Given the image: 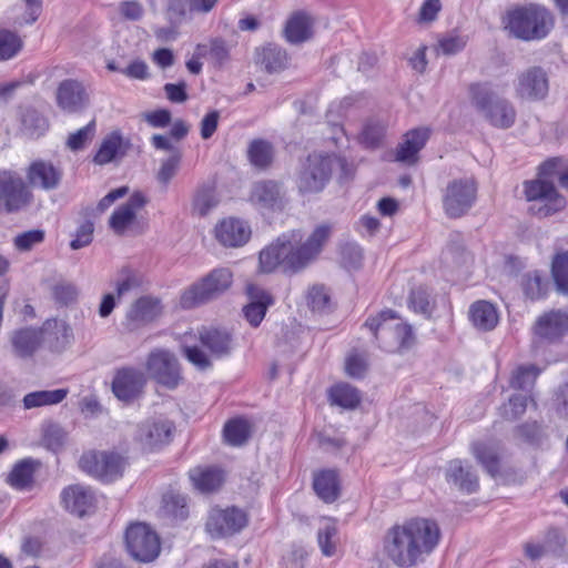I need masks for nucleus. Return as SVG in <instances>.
I'll return each mask as SVG.
<instances>
[{"mask_svg": "<svg viewBox=\"0 0 568 568\" xmlns=\"http://www.w3.org/2000/svg\"><path fill=\"white\" fill-rule=\"evenodd\" d=\"M94 224L92 221H84L77 229L75 236L71 241L70 246L72 250H79L88 246L93 239Z\"/></svg>", "mask_w": 568, "mask_h": 568, "instance_id": "61", "label": "nucleus"}, {"mask_svg": "<svg viewBox=\"0 0 568 568\" xmlns=\"http://www.w3.org/2000/svg\"><path fill=\"white\" fill-rule=\"evenodd\" d=\"M45 232L40 229L29 230L13 237V246L19 252H29L44 241Z\"/></svg>", "mask_w": 568, "mask_h": 568, "instance_id": "53", "label": "nucleus"}, {"mask_svg": "<svg viewBox=\"0 0 568 568\" xmlns=\"http://www.w3.org/2000/svg\"><path fill=\"white\" fill-rule=\"evenodd\" d=\"M60 497L63 508L78 517H84L93 513L97 507L94 491L90 487L80 484L65 487Z\"/></svg>", "mask_w": 568, "mask_h": 568, "instance_id": "19", "label": "nucleus"}, {"mask_svg": "<svg viewBox=\"0 0 568 568\" xmlns=\"http://www.w3.org/2000/svg\"><path fill=\"white\" fill-rule=\"evenodd\" d=\"M174 429V423L169 418L151 417L138 426L135 439L143 449L154 450L170 444Z\"/></svg>", "mask_w": 568, "mask_h": 568, "instance_id": "14", "label": "nucleus"}, {"mask_svg": "<svg viewBox=\"0 0 568 568\" xmlns=\"http://www.w3.org/2000/svg\"><path fill=\"white\" fill-rule=\"evenodd\" d=\"M256 63L267 73H277L287 65V54L278 47H264L256 51Z\"/></svg>", "mask_w": 568, "mask_h": 568, "instance_id": "37", "label": "nucleus"}, {"mask_svg": "<svg viewBox=\"0 0 568 568\" xmlns=\"http://www.w3.org/2000/svg\"><path fill=\"white\" fill-rule=\"evenodd\" d=\"M302 235L298 231H292L290 234H283L275 243H272L260 253V270L263 273H271L277 266L288 274H295L302 268H295L291 265L292 257L295 255V244H298Z\"/></svg>", "mask_w": 568, "mask_h": 568, "instance_id": "8", "label": "nucleus"}, {"mask_svg": "<svg viewBox=\"0 0 568 568\" xmlns=\"http://www.w3.org/2000/svg\"><path fill=\"white\" fill-rule=\"evenodd\" d=\"M162 312L160 298L150 295L141 296L128 308L123 325L130 332L138 331L159 318Z\"/></svg>", "mask_w": 568, "mask_h": 568, "instance_id": "15", "label": "nucleus"}, {"mask_svg": "<svg viewBox=\"0 0 568 568\" xmlns=\"http://www.w3.org/2000/svg\"><path fill=\"white\" fill-rule=\"evenodd\" d=\"M43 341L49 349L54 353H62L70 347L74 341L71 326L63 320H50L44 323Z\"/></svg>", "mask_w": 568, "mask_h": 568, "instance_id": "25", "label": "nucleus"}, {"mask_svg": "<svg viewBox=\"0 0 568 568\" xmlns=\"http://www.w3.org/2000/svg\"><path fill=\"white\" fill-rule=\"evenodd\" d=\"M397 315L394 311H382L375 317H368L364 326L368 328L376 341L386 342L392 335L400 347H408L413 342L412 327L403 323H394Z\"/></svg>", "mask_w": 568, "mask_h": 568, "instance_id": "11", "label": "nucleus"}, {"mask_svg": "<svg viewBox=\"0 0 568 568\" xmlns=\"http://www.w3.org/2000/svg\"><path fill=\"white\" fill-rule=\"evenodd\" d=\"M544 548L546 555L554 557H564L566 554L567 539L564 534L558 529H550L544 540Z\"/></svg>", "mask_w": 568, "mask_h": 568, "instance_id": "55", "label": "nucleus"}, {"mask_svg": "<svg viewBox=\"0 0 568 568\" xmlns=\"http://www.w3.org/2000/svg\"><path fill=\"white\" fill-rule=\"evenodd\" d=\"M551 272L558 292L568 294V252L558 253L554 257Z\"/></svg>", "mask_w": 568, "mask_h": 568, "instance_id": "51", "label": "nucleus"}, {"mask_svg": "<svg viewBox=\"0 0 568 568\" xmlns=\"http://www.w3.org/2000/svg\"><path fill=\"white\" fill-rule=\"evenodd\" d=\"M223 435L227 444L241 446L251 435V425L242 418L232 419L225 424Z\"/></svg>", "mask_w": 568, "mask_h": 568, "instance_id": "45", "label": "nucleus"}, {"mask_svg": "<svg viewBox=\"0 0 568 568\" xmlns=\"http://www.w3.org/2000/svg\"><path fill=\"white\" fill-rule=\"evenodd\" d=\"M344 168L346 162L342 158L331 154H310L301 164L296 176V185L302 194H316L322 192L329 182L334 166Z\"/></svg>", "mask_w": 568, "mask_h": 568, "instance_id": "5", "label": "nucleus"}, {"mask_svg": "<svg viewBox=\"0 0 568 568\" xmlns=\"http://www.w3.org/2000/svg\"><path fill=\"white\" fill-rule=\"evenodd\" d=\"M440 529L436 521L427 518H412L396 525L385 537V552L398 567H413L425 560L436 548Z\"/></svg>", "mask_w": 568, "mask_h": 568, "instance_id": "1", "label": "nucleus"}, {"mask_svg": "<svg viewBox=\"0 0 568 568\" xmlns=\"http://www.w3.org/2000/svg\"><path fill=\"white\" fill-rule=\"evenodd\" d=\"M384 134V126L379 122L369 121L362 131V140L368 146H375L379 143Z\"/></svg>", "mask_w": 568, "mask_h": 568, "instance_id": "64", "label": "nucleus"}, {"mask_svg": "<svg viewBox=\"0 0 568 568\" xmlns=\"http://www.w3.org/2000/svg\"><path fill=\"white\" fill-rule=\"evenodd\" d=\"M540 371L534 366H520L511 376L510 386L514 389L524 390L529 394Z\"/></svg>", "mask_w": 568, "mask_h": 568, "instance_id": "49", "label": "nucleus"}, {"mask_svg": "<svg viewBox=\"0 0 568 568\" xmlns=\"http://www.w3.org/2000/svg\"><path fill=\"white\" fill-rule=\"evenodd\" d=\"M22 129L31 138H39L49 128L48 120L34 109H26L21 116Z\"/></svg>", "mask_w": 568, "mask_h": 568, "instance_id": "47", "label": "nucleus"}, {"mask_svg": "<svg viewBox=\"0 0 568 568\" xmlns=\"http://www.w3.org/2000/svg\"><path fill=\"white\" fill-rule=\"evenodd\" d=\"M165 508L174 517L184 519L187 516L186 499L181 495H166L164 497Z\"/></svg>", "mask_w": 568, "mask_h": 568, "instance_id": "63", "label": "nucleus"}, {"mask_svg": "<svg viewBox=\"0 0 568 568\" xmlns=\"http://www.w3.org/2000/svg\"><path fill=\"white\" fill-rule=\"evenodd\" d=\"M33 201V194L20 173L0 170V213L11 214L24 210Z\"/></svg>", "mask_w": 568, "mask_h": 568, "instance_id": "9", "label": "nucleus"}, {"mask_svg": "<svg viewBox=\"0 0 568 568\" xmlns=\"http://www.w3.org/2000/svg\"><path fill=\"white\" fill-rule=\"evenodd\" d=\"M192 12V0H166V16L172 23H181Z\"/></svg>", "mask_w": 568, "mask_h": 568, "instance_id": "58", "label": "nucleus"}, {"mask_svg": "<svg viewBox=\"0 0 568 568\" xmlns=\"http://www.w3.org/2000/svg\"><path fill=\"white\" fill-rule=\"evenodd\" d=\"M525 295L530 300H538L546 294L547 282L537 273L527 274L523 282Z\"/></svg>", "mask_w": 568, "mask_h": 568, "instance_id": "57", "label": "nucleus"}, {"mask_svg": "<svg viewBox=\"0 0 568 568\" xmlns=\"http://www.w3.org/2000/svg\"><path fill=\"white\" fill-rule=\"evenodd\" d=\"M22 48L20 37L9 30L0 31V60L13 58Z\"/></svg>", "mask_w": 568, "mask_h": 568, "instance_id": "54", "label": "nucleus"}, {"mask_svg": "<svg viewBox=\"0 0 568 568\" xmlns=\"http://www.w3.org/2000/svg\"><path fill=\"white\" fill-rule=\"evenodd\" d=\"M27 178L33 187L52 190L58 186L61 175L51 163L37 161L29 166Z\"/></svg>", "mask_w": 568, "mask_h": 568, "instance_id": "31", "label": "nucleus"}, {"mask_svg": "<svg viewBox=\"0 0 568 568\" xmlns=\"http://www.w3.org/2000/svg\"><path fill=\"white\" fill-rule=\"evenodd\" d=\"M274 156L273 146L270 142L264 140H255L250 144L248 158L251 163L260 169L267 168Z\"/></svg>", "mask_w": 568, "mask_h": 568, "instance_id": "48", "label": "nucleus"}, {"mask_svg": "<svg viewBox=\"0 0 568 568\" xmlns=\"http://www.w3.org/2000/svg\"><path fill=\"white\" fill-rule=\"evenodd\" d=\"M58 106L67 113H75L85 108L89 97L83 84L77 80H63L55 93Z\"/></svg>", "mask_w": 568, "mask_h": 568, "instance_id": "21", "label": "nucleus"}, {"mask_svg": "<svg viewBox=\"0 0 568 568\" xmlns=\"http://www.w3.org/2000/svg\"><path fill=\"white\" fill-rule=\"evenodd\" d=\"M251 200L254 204L264 209H282V186L274 181H261L253 185Z\"/></svg>", "mask_w": 568, "mask_h": 568, "instance_id": "29", "label": "nucleus"}, {"mask_svg": "<svg viewBox=\"0 0 568 568\" xmlns=\"http://www.w3.org/2000/svg\"><path fill=\"white\" fill-rule=\"evenodd\" d=\"M568 332V315L556 311L540 316L535 325L537 336L547 341H556Z\"/></svg>", "mask_w": 568, "mask_h": 568, "instance_id": "28", "label": "nucleus"}, {"mask_svg": "<svg viewBox=\"0 0 568 568\" xmlns=\"http://www.w3.org/2000/svg\"><path fill=\"white\" fill-rule=\"evenodd\" d=\"M332 404L346 409H354L361 403V395L357 388L349 384H337L329 389Z\"/></svg>", "mask_w": 568, "mask_h": 568, "instance_id": "42", "label": "nucleus"}, {"mask_svg": "<svg viewBox=\"0 0 568 568\" xmlns=\"http://www.w3.org/2000/svg\"><path fill=\"white\" fill-rule=\"evenodd\" d=\"M36 463L32 459H23L14 465L9 474L10 485L17 489H24L32 484Z\"/></svg>", "mask_w": 568, "mask_h": 568, "instance_id": "44", "label": "nucleus"}, {"mask_svg": "<svg viewBox=\"0 0 568 568\" xmlns=\"http://www.w3.org/2000/svg\"><path fill=\"white\" fill-rule=\"evenodd\" d=\"M232 45L222 38H213L209 44L200 43L195 48L197 58L207 57L216 68L224 67L231 59Z\"/></svg>", "mask_w": 568, "mask_h": 568, "instance_id": "33", "label": "nucleus"}, {"mask_svg": "<svg viewBox=\"0 0 568 568\" xmlns=\"http://www.w3.org/2000/svg\"><path fill=\"white\" fill-rule=\"evenodd\" d=\"M409 303L415 312L429 315V294L426 288L417 287L410 292Z\"/></svg>", "mask_w": 568, "mask_h": 568, "instance_id": "62", "label": "nucleus"}, {"mask_svg": "<svg viewBox=\"0 0 568 568\" xmlns=\"http://www.w3.org/2000/svg\"><path fill=\"white\" fill-rule=\"evenodd\" d=\"M561 168L560 158L549 159L540 164L538 179L525 182L527 201L541 203L537 210L540 216L556 213L565 206V199L557 192L551 180L555 175L559 176Z\"/></svg>", "mask_w": 568, "mask_h": 568, "instance_id": "2", "label": "nucleus"}, {"mask_svg": "<svg viewBox=\"0 0 568 568\" xmlns=\"http://www.w3.org/2000/svg\"><path fill=\"white\" fill-rule=\"evenodd\" d=\"M146 369L152 378L169 388H175L182 378L179 361L169 349H153L148 356Z\"/></svg>", "mask_w": 568, "mask_h": 568, "instance_id": "13", "label": "nucleus"}, {"mask_svg": "<svg viewBox=\"0 0 568 568\" xmlns=\"http://www.w3.org/2000/svg\"><path fill=\"white\" fill-rule=\"evenodd\" d=\"M250 235L248 225L239 219H224L215 227V236L224 246H241L248 241Z\"/></svg>", "mask_w": 568, "mask_h": 568, "instance_id": "23", "label": "nucleus"}, {"mask_svg": "<svg viewBox=\"0 0 568 568\" xmlns=\"http://www.w3.org/2000/svg\"><path fill=\"white\" fill-rule=\"evenodd\" d=\"M219 199L215 189L211 185L204 184L199 186L192 200V213L199 216L207 215L216 205Z\"/></svg>", "mask_w": 568, "mask_h": 568, "instance_id": "41", "label": "nucleus"}, {"mask_svg": "<svg viewBox=\"0 0 568 568\" xmlns=\"http://www.w3.org/2000/svg\"><path fill=\"white\" fill-rule=\"evenodd\" d=\"M470 453L484 469L496 476L500 468V445L493 440H477L470 444Z\"/></svg>", "mask_w": 568, "mask_h": 568, "instance_id": "27", "label": "nucleus"}, {"mask_svg": "<svg viewBox=\"0 0 568 568\" xmlns=\"http://www.w3.org/2000/svg\"><path fill=\"white\" fill-rule=\"evenodd\" d=\"M79 464L89 475L103 481H112L122 475L125 463L114 453L89 452L81 456Z\"/></svg>", "mask_w": 568, "mask_h": 568, "instance_id": "12", "label": "nucleus"}, {"mask_svg": "<svg viewBox=\"0 0 568 568\" xmlns=\"http://www.w3.org/2000/svg\"><path fill=\"white\" fill-rule=\"evenodd\" d=\"M189 476L193 486L201 493L215 491L224 481L223 471L213 467L191 469Z\"/></svg>", "mask_w": 568, "mask_h": 568, "instance_id": "35", "label": "nucleus"}, {"mask_svg": "<svg viewBox=\"0 0 568 568\" xmlns=\"http://www.w3.org/2000/svg\"><path fill=\"white\" fill-rule=\"evenodd\" d=\"M146 203L144 195L135 192L130 199L118 207L109 219V226L114 233L121 235L125 230L133 224L136 217V212L141 210Z\"/></svg>", "mask_w": 568, "mask_h": 568, "instance_id": "22", "label": "nucleus"}, {"mask_svg": "<svg viewBox=\"0 0 568 568\" xmlns=\"http://www.w3.org/2000/svg\"><path fill=\"white\" fill-rule=\"evenodd\" d=\"M246 293L250 302L244 306L243 313L246 321L253 327H257L265 317L268 306H271L274 301L270 293L254 284L247 285Z\"/></svg>", "mask_w": 568, "mask_h": 568, "instance_id": "24", "label": "nucleus"}, {"mask_svg": "<svg viewBox=\"0 0 568 568\" xmlns=\"http://www.w3.org/2000/svg\"><path fill=\"white\" fill-rule=\"evenodd\" d=\"M313 487L317 496L325 503H333L339 495L337 474L324 470L314 477Z\"/></svg>", "mask_w": 568, "mask_h": 568, "instance_id": "40", "label": "nucleus"}, {"mask_svg": "<svg viewBox=\"0 0 568 568\" xmlns=\"http://www.w3.org/2000/svg\"><path fill=\"white\" fill-rule=\"evenodd\" d=\"M470 102L477 112L498 129L514 125L516 110L510 101L497 94L489 83H473L469 87Z\"/></svg>", "mask_w": 568, "mask_h": 568, "instance_id": "3", "label": "nucleus"}, {"mask_svg": "<svg viewBox=\"0 0 568 568\" xmlns=\"http://www.w3.org/2000/svg\"><path fill=\"white\" fill-rule=\"evenodd\" d=\"M549 90L548 77L540 67H530L518 73L515 94L518 99L537 101L544 99Z\"/></svg>", "mask_w": 568, "mask_h": 568, "instance_id": "16", "label": "nucleus"}, {"mask_svg": "<svg viewBox=\"0 0 568 568\" xmlns=\"http://www.w3.org/2000/svg\"><path fill=\"white\" fill-rule=\"evenodd\" d=\"M307 305L314 312H324L329 307V295L323 285H314L308 290Z\"/></svg>", "mask_w": 568, "mask_h": 568, "instance_id": "59", "label": "nucleus"}, {"mask_svg": "<svg viewBox=\"0 0 568 568\" xmlns=\"http://www.w3.org/2000/svg\"><path fill=\"white\" fill-rule=\"evenodd\" d=\"M528 402L535 405L530 394H515L509 398L508 403L499 407V414L506 420H516L525 414Z\"/></svg>", "mask_w": 568, "mask_h": 568, "instance_id": "46", "label": "nucleus"}, {"mask_svg": "<svg viewBox=\"0 0 568 568\" xmlns=\"http://www.w3.org/2000/svg\"><path fill=\"white\" fill-rule=\"evenodd\" d=\"M339 255L341 263L345 268L357 270L362 266L364 255L363 250L358 244L354 242L342 244Z\"/></svg>", "mask_w": 568, "mask_h": 568, "instance_id": "52", "label": "nucleus"}, {"mask_svg": "<svg viewBox=\"0 0 568 568\" xmlns=\"http://www.w3.org/2000/svg\"><path fill=\"white\" fill-rule=\"evenodd\" d=\"M79 295L78 287L69 282L58 283L53 287V296L55 301L62 305H69L77 301Z\"/></svg>", "mask_w": 568, "mask_h": 568, "instance_id": "60", "label": "nucleus"}, {"mask_svg": "<svg viewBox=\"0 0 568 568\" xmlns=\"http://www.w3.org/2000/svg\"><path fill=\"white\" fill-rule=\"evenodd\" d=\"M428 138L429 130L425 128L407 132L403 143L397 148L396 160L407 164L416 163L417 154L425 146Z\"/></svg>", "mask_w": 568, "mask_h": 568, "instance_id": "30", "label": "nucleus"}, {"mask_svg": "<svg viewBox=\"0 0 568 568\" xmlns=\"http://www.w3.org/2000/svg\"><path fill=\"white\" fill-rule=\"evenodd\" d=\"M337 535V527L334 520L325 519L323 525L317 531L318 546L324 556L331 557L336 551L335 537Z\"/></svg>", "mask_w": 568, "mask_h": 568, "instance_id": "50", "label": "nucleus"}, {"mask_svg": "<svg viewBox=\"0 0 568 568\" xmlns=\"http://www.w3.org/2000/svg\"><path fill=\"white\" fill-rule=\"evenodd\" d=\"M446 479L466 494H473L479 487L476 471L462 459H453L447 464Z\"/></svg>", "mask_w": 568, "mask_h": 568, "instance_id": "26", "label": "nucleus"}, {"mask_svg": "<svg viewBox=\"0 0 568 568\" xmlns=\"http://www.w3.org/2000/svg\"><path fill=\"white\" fill-rule=\"evenodd\" d=\"M554 26L552 16L542 6L530 3L508 12L507 28L525 41L544 39Z\"/></svg>", "mask_w": 568, "mask_h": 568, "instance_id": "4", "label": "nucleus"}, {"mask_svg": "<svg viewBox=\"0 0 568 568\" xmlns=\"http://www.w3.org/2000/svg\"><path fill=\"white\" fill-rule=\"evenodd\" d=\"M145 382V376L140 369L123 367L114 375L112 392L118 399L130 403L141 395Z\"/></svg>", "mask_w": 568, "mask_h": 568, "instance_id": "20", "label": "nucleus"}, {"mask_svg": "<svg viewBox=\"0 0 568 568\" xmlns=\"http://www.w3.org/2000/svg\"><path fill=\"white\" fill-rule=\"evenodd\" d=\"M477 183L471 178L454 179L443 191L442 204L444 213L449 219L466 215L477 200Z\"/></svg>", "mask_w": 568, "mask_h": 568, "instance_id": "7", "label": "nucleus"}, {"mask_svg": "<svg viewBox=\"0 0 568 568\" xmlns=\"http://www.w3.org/2000/svg\"><path fill=\"white\" fill-rule=\"evenodd\" d=\"M285 38L291 43H302L312 37V22L308 16L298 12L293 14L285 26Z\"/></svg>", "mask_w": 568, "mask_h": 568, "instance_id": "39", "label": "nucleus"}, {"mask_svg": "<svg viewBox=\"0 0 568 568\" xmlns=\"http://www.w3.org/2000/svg\"><path fill=\"white\" fill-rule=\"evenodd\" d=\"M331 234L332 226L329 224L316 226L303 244H295V255L292 257L291 265L295 268H302V271L307 267L322 252Z\"/></svg>", "mask_w": 568, "mask_h": 568, "instance_id": "18", "label": "nucleus"}, {"mask_svg": "<svg viewBox=\"0 0 568 568\" xmlns=\"http://www.w3.org/2000/svg\"><path fill=\"white\" fill-rule=\"evenodd\" d=\"M41 341V334L33 328L18 329L11 336L13 352L21 358L32 356L40 346Z\"/></svg>", "mask_w": 568, "mask_h": 568, "instance_id": "34", "label": "nucleus"}, {"mask_svg": "<svg viewBox=\"0 0 568 568\" xmlns=\"http://www.w3.org/2000/svg\"><path fill=\"white\" fill-rule=\"evenodd\" d=\"M67 395L68 389L64 388L32 392L24 396L23 405L27 409L45 405H55L61 403L67 397Z\"/></svg>", "mask_w": 568, "mask_h": 568, "instance_id": "43", "label": "nucleus"}, {"mask_svg": "<svg viewBox=\"0 0 568 568\" xmlns=\"http://www.w3.org/2000/svg\"><path fill=\"white\" fill-rule=\"evenodd\" d=\"M469 317L474 326L481 331H490L498 323V314L495 306L486 301L475 302L470 306Z\"/></svg>", "mask_w": 568, "mask_h": 568, "instance_id": "38", "label": "nucleus"}, {"mask_svg": "<svg viewBox=\"0 0 568 568\" xmlns=\"http://www.w3.org/2000/svg\"><path fill=\"white\" fill-rule=\"evenodd\" d=\"M94 133L95 122L92 120L89 124L69 135L67 146L72 151H79L93 139Z\"/></svg>", "mask_w": 568, "mask_h": 568, "instance_id": "56", "label": "nucleus"}, {"mask_svg": "<svg viewBox=\"0 0 568 568\" xmlns=\"http://www.w3.org/2000/svg\"><path fill=\"white\" fill-rule=\"evenodd\" d=\"M126 549L138 561L150 562L160 554V538L150 526L143 523H135L125 531Z\"/></svg>", "mask_w": 568, "mask_h": 568, "instance_id": "10", "label": "nucleus"}, {"mask_svg": "<svg viewBox=\"0 0 568 568\" xmlns=\"http://www.w3.org/2000/svg\"><path fill=\"white\" fill-rule=\"evenodd\" d=\"M128 142L123 140L119 132H112L101 143L94 162L100 165L108 164L118 156H123L128 149Z\"/></svg>", "mask_w": 568, "mask_h": 568, "instance_id": "36", "label": "nucleus"}, {"mask_svg": "<svg viewBox=\"0 0 568 568\" xmlns=\"http://www.w3.org/2000/svg\"><path fill=\"white\" fill-rule=\"evenodd\" d=\"M200 342L214 357L227 356L232 349L231 335L217 328H203L200 332Z\"/></svg>", "mask_w": 568, "mask_h": 568, "instance_id": "32", "label": "nucleus"}, {"mask_svg": "<svg viewBox=\"0 0 568 568\" xmlns=\"http://www.w3.org/2000/svg\"><path fill=\"white\" fill-rule=\"evenodd\" d=\"M232 283V273L227 268H216L202 281L185 290L180 298V305L190 310L205 304L225 292Z\"/></svg>", "mask_w": 568, "mask_h": 568, "instance_id": "6", "label": "nucleus"}, {"mask_svg": "<svg viewBox=\"0 0 568 568\" xmlns=\"http://www.w3.org/2000/svg\"><path fill=\"white\" fill-rule=\"evenodd\" d=\"M245 514L235 508L213 509L206 521V530L213 538L226 537L245 527Z\"/></svg>", "mask_w": 568, "mask_h": 568, "instance_id": "17", "label": "nucleus"}]
</instances>
